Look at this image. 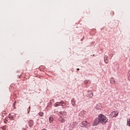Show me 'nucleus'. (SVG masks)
Returning a JSON list of instances; mask_svg holds the SVG:
<instances>
[{
	"label": "nucleus",
	"mask_w": 130,
	"mask_h": 130,
	"mask_svg": "<svg viewBox=\"0 0 130 130\" xmlns=\"http://www.w3.org/2000/svg\"><path fill=\"white\" fill-rule=\"evenodd\" d=\"M117 115H118V112L116 111H113L110 114V116L112 118H113V117H116Z\"/></svg>",
	"instance_id": "obj_5"
},
{
	"label": "nucleus",
	"mask_w": 130,
	"mask_h": 130,
	"mask_svg": "<svg viewBox=\"0 0 130 130\" xmlns=\"http://www.w3.org/2000/svg\"><path fill=\"white\" fill-rule=\"evenodd\" d=\"M62 114H63V115L62 116H63V117H64V118H67V114H68L67 112H62Z\"/></svg>",
	"instance_id": "obj_10"
},
{
	"label": "nucleus",
	"mask_w": 130,
	"mask_h": 130,
	"mask_svg": "<svg viewBox=\"0 0 130 130\" xmlns=\"http://www.w3.org/2000/svg\"><path fill=\"white\" fill-rule=\"evenodd\" d=\"M98 124H100V120H99V118H96L95 119V120L93 121V123L92 124V125H98Z\"/></svg>",
	"instance_id": "obj_4"
},
{
	"label": "nucleus",
	"mask_w": 130,
	"mask_h": 130,
	"mask_svg": "<svg viewBox=\"0 0 130 130\" xmlns=\"http://www.w3.org/2000/svg\"><path fill=\"white\" fill-rule=\"evenodd\" d=\"M30 122H31V123H32V122H33V121H32V120H30Z\"/></svg>",
	"instance_id": "obj_21"
},
{
	"label": "nucleus",
	"mask_w": 130,
	"mask_h": 130,
	"mask_svg": "<svg viewBox=\"0 0 130 130\" xmlns=\"http://www.w3.org/2000/svg\"><path fill=\"white\" fill-rule=\"evenodd\" d=\"M105 63H108V62H109V60H108V59H107V58L105 59Z\"/></svg>",
	"instance_id": "obj_14"
},
{
	"label": "nucleus",
	"mask_w": 130,
	"mask_h": 130,
	"mask_svg": "<svg viewBox=\"0 0 130 130\" xmlns=\"http://www.w3.org/2000/svg\"><path fill=\"white\" fill-rule=\"evenodd\" d=\"M49 121H50V123H51V122H52V121H53V118L50 117L49 118Z\"/></svg>",
	"instance_id": "obj_12"
},
{
	"label": "nucleus",
	"mask_w": 130,
	"mask_h": 130,
	"mask_svg": "<svg viewBox=\"0 0 130 130\" xmlns=\"http://www.w3.org/2000/svg\"><path fill=\"white\" fill-rule=\"evenodd\" d=\"M77 71H80V69H77Z\"/></svg>",
	"instance_id": "obj_20"
},
{
	"label": "nucleus",
	"mask_w": 130,
	"mask_h": 130,
	"mask_svg": "<svg viewBox=\"0 0 130 130\" xmlns=\"http://www.w3.org/2000/svg\"><path fill=\"white\" fill-rule=\"evenodd\" d=\"M31 110V107H29V108L27 109V113H29Z\"/></svg>",
	"instance_id": "obj_13"
},
{
	"label": "nucleus",
	"mask_w": 130,
	"mask_h": 130,
	"mask_svg": "<svg viewBox=\"0 0 130 130\" xmlns=\"http://www.w3.org/2000/svg\"><path fill=\"white\" fill-rule=\"evenodd\" d=\"M89 126V123H87V121H82L81 123L80 126L81 127H86V126Z\"/></svg>",
	"instance_id": "obj_6"
},
{
	"label": "nucleus",
	"mask_w": 130,
	"mask_h": 130,
	"mask_svg": "<svg viewBox=\"0 0 130 130\" xmlns=\"http://www.w3.org/2000/svg\"><path fill=\"white\" fill-rule=\"evenodd\" d=\"M110 83L112 84V85H114V84H116L115 79L113 77L111 78L110 79Z\"/></svg>",
	"instance_id": "obj_7"
},
{
	"label": "nucleus",
	"mask_w": 130,
	"mask_h": 130,
	"mask_svg": "<svg viewBox=\"0 0 130 130\" xmlns=\"http://www.w3.org/2000/svg\"><path fill=\"white\" fill-rule=\"evenodd\" d=\"M66 105V104L63 102V101L60 102H57L54 105V106L55 107H57L58 106H64Z\"/></svg>",
	"instance_id": "obj_3"
},
{
	"label": "nucleus",
	"mask_w": 130,
	"mask_h": 130,
	"mask_svg": "<svg viewBox=\"0 0 130 130\" xmlns=\"http://www.w3.org/2000/svg\"><path fill=\"white\" fill-rule=\"evenodd\" d=\"M96 109H101L102 108V106H101V104H98L96 107Z\"/></svg>",
	"instance_id": "obj_9"
},
{
	"label": "nucleus",
	"mask_w": 130,
	"mask_h": 130,
	"mask_svg": "<svg viewBox=\"0 0 130 130\" xmlns=\"http://www.w3.org/2000/svg\"><path fill=\"white\" fill-rule=\"evenodd\" d=\"M16 102H15V103H14V105L15 106V104H16Z\"/></svg>",
	"instance_id": "obj_19"
},
{
	"label": "nucleus",
	"mask_w": 130,
	"mask_h": 130,
	"mask_svg": "<svg viewBox=\"0 0 130 130\" xmlns=\"http://www.w3.org/2000/svg\"><path fill=\"white\" fill-rule=\"evenodd\" d=\"M33 125V123H31V124H29V126H32V125Z\"/></svg>",
	"instance_id": "obj_17"
},
{
	"label": "nucleus",
	"mask_w": 130,
	"mask_h": 130,
	"mask_svg": "<svg viewBox=\"0 0 130 130\" xmlns=\"http://www.w3.org/2000/svg\"><path fill=\"white\" fill-rule=\"evenodd\" d=\"M111 13L113 15H113H114V12L112 11Z\"/></svg>",
	"instance_id": "obj_18"
},
{
	"label": "nucleus",
	"mask_w": 130,
	"mask_h": 130,
	"mask_svg": "<svg viewBox=\"0 0 130 130\" xmlns=\"http://www.w3.org/2000/svg\"><path fill=\"white\" fill-rule=\"evenodd\" d=\"M88 95L90 98H92V97H93V92H92L91 91H89Z\"/></svg>",
	"instance_id": "obj_8"
},
{
	"label": "nucleus",
	"mask_w": 130,
	"mask_h": 130,
	"mask_svg": "<svg viewBox=\"0 0 130 130\" xmlns=\"http://www.w3.org/2000/svg\"><path fill=\"white\" fill-rule=\"evenodd\" d=\"M72 105H75V104H76V101H75V99H72Z\"/></svg>",
	"instance_id": "obj_11"
},
{
	"label": "nucleus",
	"mask_w": 130,
	"mask_h": 130,
	"mask_svg": "<svg viewBox=\"0 0 130 130\" xmlns=\"http://www.w3.org/2000/svg\"><path fill=\"white\" fill-rule=\"evenodd\" d=\"M98 117L100 120V122L102 123V124H105V123L108 121V118L102 114H100Z\"/></svg>",
	"instance_id": "obj_1"
},
{
	"label": "nucleus",
	"mask_w": 130,
	"mask_h": 130,
	"mask_svg": "<svg viewBox=\"0 0 130 130\" xmlns=\"http://www.w3.org/2000/svg\"><path fill=\"white\" fill-rule=\"evenodd\" d=\"M44 114V113L43 112H40L39 113V116H43V115Z\"/></svg>",
	"instance_id": "obj_15"
},
{
	"label": "nucleus",
	"mask_w": 130,
	"mask_h": 130,
	"mask_svg": "<svg viewBox=\"0 0 130 130\" xmlns=\"http://www.w3.org/2000/svg\"><path fill=\"white\" fill-rule=\"evenodd\" d=\"M88 82H89V81L86 80V81H85V84H87V83H88Z\"/></svg>",
	"instance_id": "obj_16"
},
{
	"label": "nucleus",
	"mask_w": 130,
	"mask_h": 130,
	"mask_svg": "<svg viewBox=\"0 0 130 130\" xmlns=\"http://www.w3.org/2000/svg\"><path fill=\"white\" fill-rule=\"evenodd\" d=\"M58 115H59V118H58V120L59 121L61 122L62 123H63V122H66V119H64V118H63V117H62V115H63V114H62V112H59L58 113Z\"/></svg>",
	"instance_id": "obj_2"
}]
</instances>
